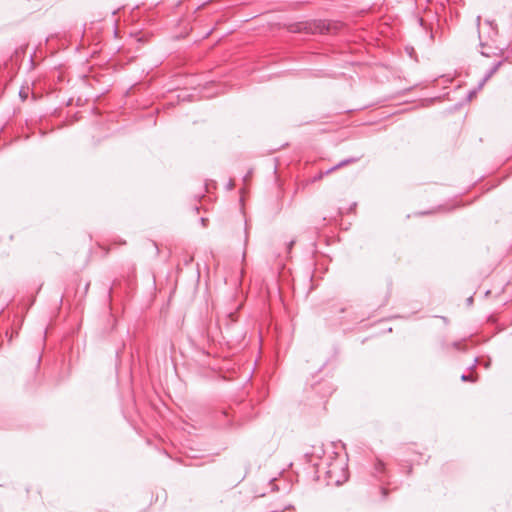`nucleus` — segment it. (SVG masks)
<instances>
[{
	"instance_id": "13",
	"label": "nucleus",
	"mask_w": 512,
	"mask_h": 512,
	"mask_svg": "<svg viewBox=\"0 0 512 512\" xmlns=\"http://www.w3.org/2000/svg\"><path fill=\"white\" fill-rule=\"evenodd\" d=\"M467 302H468L469 304H471V303L473 302V298H472V297H469V298L467 299Z\"/></svg>"
},
{
	"instance_id": "2",
	"label": "nucleus",
	"mask_w": 512,
	"mask_h": 512,
	"mask_svg": "<svg viewBox=\"0 0 512 512\" xmlns=\"http://www.w3.org/2000/svg\"><path fill=\"white\" fill-rule=\"evenodd\" d=\"M502 61H498L493 65L491 69H489L486 74L484 75L483 79L478 84V89H482L485 83L496 73V71L500 68L502 65Z\"/></svg>"
},
{
	"instance_id": "4",
	"label": "nucleus",
	"mask_w": 512,
	"mask_h": 512,
	"mask_svg": "<svg viewBox=\"0 0 512 512\" xmlns=\"http://www.w3.org/2000/svg\"><path fill=\"white\" fill-rule=\"evenodd\" d=\"M376 474H381L385 470V464L381 460H377L374 466Z\"/></svg>"
},
{
	"instance_id": "9",
	"label": "nucleus",
	"mask_w": 512,
	"mask_h": 512,
	"mask_svg": "<svg viewBox=\"0 0 512 512\" xmlns=\"http://www.w3.org/2000/svg\"><path fill=\"white\" fill-rule=\"evenodd\" d=\"M479 90H480V89H478V87H477L476 89H474V90L470 91V92L468 93V99H469V100H471V99H472V98L477 94V92H478Z\"/></svg>"
},
{
	"instance_id": "15",
	"label": "nucleus",
	"mask_w": 512,
	"mask_h": 512,
	"mask_svg": "<svg viewBox=\"0 0 512 512\" xmlns=\"http://www.w3.org/2000/svg\"><path fill=\"white\" fill-rule=\"evenodd\" d=\"M489 365H490V364H489V362L484 363V367H485V368H488V367H489Z\"/></svg>"
},
{
	"instance_id": "17",
	"label": "nucleus",
	"mask_w": 512,
	"mask_h": 512,
	"mask_svg": "<svg viewBox=\"0 0 512 512\" xmlns=\"http://www.w3.org/2000/svg\"><path fill=\"white\" fill-rule=\"evenodd\" d=\"M248 236L247 233L245 234V243L247 242Z\"/></svg>"
},
{
	"instance_id": "8",
	"label": "nucleus",
	"mask_w": 512,
	"mask_h": 512,
	"mask_svg": "<svg viewBox=\"0 0 512 512\" xmlns=\"http://www.w3.org/2000/svg\"><path fill=\"white\" fill-rule=\"evenodd\" d=\"M461 380L464 382H467V381L475 382L477 380V378L474 377L473 375L462 374Z\"/></svg>"
},
{
	"instance_id": "16",
	"label": "nucleus",
	"mask_w": 512,
	"mask_h": 512,
	"mask_svg": "<svg viewBox=\"0 0 512 512\" xmlns=\"http://www.w3.org/2000/svg\"><path fill=\"white\" fill-rule=\"evenodd\" d=\"M248 177H249V174H247V175L244 177V181H246Z\"/></svg>"
},
{
	"instance_id": "11",
	"label": "nucleus",
	"mask_w": 512,
	"mask_h": 512,
	"mask_svg": "<svg viewBox=\"0 0 512 512\" xmlns=\"http://www.w3.org/2000/svg\"><path fill=\"white\" fill-rule=\"evenodd\" d=\"M200 221H201V224H202L203 226H206V222H207V219H206V218L202 217V218L200 219Z\"/></svg>"
},
{
	"instance_id": "7",
	"label": "nucleus",
	"mask_w": 512,
	"mask_h": 512,
	"mask_svg": "<svg viewBox=\"0 0 512 512\" xmlns=\"http://www.w3.org/2000/svg\"><path fill=\"white\" fill-rule=\"evenodd\" d=\"M28 91H29V88H28V87H27V88L22 87V88L20 89V91H19V96H20V98H21L23 101L27 99V97H28Z\"/></svg>"
},
{
	"instance_id": "1",
	"label": "nucleus",
	"mask_w": 512,
	"mask_h": 512,
	"mask_svg": "<svg viewBox=\"0 0 512 512\" xmlns=\"http://www.w3.org/2000/svg\"><path fill=\"white\" fill-rule=\"evenodd\" d=\"M344 461L342 459H335L328 464L326 475L329 481H334L336 484H340V479L337 478L338 472H344Z\"/></svg>"
},
{
	"instance_id": "12",
	"label": "nucleus",
	"mask_w": 512,
	"mask_h": 512,
	"mask_svg": "<svg viewBox=\"0 0 512 512\" xmlns=\"http://www.w3.org/2000/svg\"><path fill=\"white\" fill-rule=\"evenodd\" d=\"M294 243H295V241H294V240H292V241H290V242H289V244H288V250H290V249L292 248V246L294 245Z\"/></svg>"
},
{
	"instance_id": "6",
	"label": "nucleus",
	"mask_w": 512,
	"mask_h": 512,
	"mask_svg": "<svg viewBox=\"0 0 512 512\" xmlns=\"http://www.w3.org/2000/svg\"><path fill=\"white\" fill-rule=\"evenodd\" d=\"M320 33H324L325 31H329V27L326 26L324 22H319V24L315 27Z\"/></svg>"
},
{
	"instance_id": "3",
	"label": "nucleus",
	"mask_w": 512,
	"mask_h": 512,
	"mask_svg": "<svg viewBox=\"0 0 512 512\" xmlns=\"http://www.w3.org/2000/svg\"><path fill=\"white\" fill-rule=\"evenodd\" d=\"M358 160H359V158H353V157L345 159V160H342L341 162H339L335 166L331 167L330 169L326 170L325 172H321L320 175H319V178L323 177L324 175L330 174L332 171H335L336 169H338L340 167H343V166H345L347 164H350V163H354V162H356Z\"/></svg>"
},
{
	"instance_id": "5",
	"label": "nucleus",
	"mask_w": 512,
	"mask_h": 512,
	"mask_svg": "<svg viewBox=\"0 0 512 512\" xmlns=\"http://www.w3.org/2000/svg\"><path fill=\"white\" fill-rule=\"evenodd\" d=\"M482 50L481 54L485 57H490L493 53L490 51V47H487L484 44H481Z\"/></svg>"
},
{
	"instance_id": "10",
	"label": "nucleus",
	"mask_w": 512,
	"mask_h": 512,
	"mask_svg": "<svg viewBox=\"0 0 512 512\" xmlns=\"http://www.w3.org/2000/svg\"><path fill=\"white\" fill-rule=\"evenodd\" d=\"M477 362H478V358H475V359H474L473 364H471V366L469 367V369H470V370H473V369L476 367Z\"/></svg>"
},
{
	"instance_id": "14",
	"label": "nucleus",
	"mask_w": 512,
	"mask_h": 512,
	"mask_svg": "<svg viewBox=\"0 0 512 512\" xmlns=\"http://www.w3.org/2000/svg\"><path fill=\"white\" fill-rule=\"evenodd\" d=\"M232 187H233V183H232V182H230V183L228 184V188H229V189H232Z\"/></svg>"
}]
</instances>
